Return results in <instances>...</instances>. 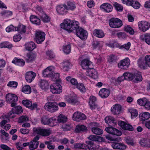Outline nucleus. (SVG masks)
Instances as JSON below:
<instances>
[{
	"label": "nucleus",
	"instance_id": "obj_1",
	"mask_svg": "<svg viewBox=\"0 0 150 150\" xmlns=\"http://www.w3.org/2000/svg\"><path fill=\"white\" fill-rule=\"evenodd\" d=\"M79 25V23L76 21L66 19L61 24L60 26L61 28L67 30L69 33H70L78 28Z\"/></svg>",
	"mask_w": 150,
	"mask_h": 150
},
{
	"label": "nucleus",
	"instance_id": "obj_2",
	"mask_svg": "<svg viewBox=\"0 0 150 150\" xmlns=\"http://www.w3.org/2000/svg\"><path fill=\"white\" fill-rule=\"evenodd\" d=\"M138 63L140 67L143 69H146L148 67H150V55H146L143 60L141 58L139 59Z\"/></svg>",
	"mask_w": 150,
	"mask_h": 150
},
{
	"label": "nucleus",
	"instance_id": "obj_3",
	"mask_svg": "<svg viewBox=\"0 0 150 150\" xmlns=\"http://www.w3.org/2000/svg\"><path fill=\"white\" fill-rule=\"evenodd\" d=\"M44 108L46 110L51 112H54L58 111L59 107L56 102H50L46 103Z\"/></svg>",
	"mask_w": 150,
	"mask_h": 150
},
{
	"label": "nucleus",
	"instance_id": "obj_4",
	"mask_svg": "<svg viewBox=\"0 0 150 150\" xmlns=\"http://www.w3.org/2000/svg\"><path fill=\"white\" fill-rule=\"evenodd\" d=\"M18 99V97L14 94L8 93L6 96V101L8 103L11 104V106L13 107L16 105V102Z\"/></svg>",
	"mask_w": 150,
	"mask_h": 150
},
{
	"label": "nucleus",
	"instance_id": "obj_5",
	"mask_svg": "<svg viewBox=\"0 0 150 150\" xmlns=\"http://www.w3.org/2000/svg\"><path fill=\"white\" fill-rule=\"evenodd\" d=\"M50 90L52 93L58 94L62 92V88L59 83H55L51 85Z\"/></svg>",
	"mask_w": 150,
	"mask_h": 150
},
{
	"label": "nucleus",
	"instance_id": "obj_6",
	"mask_svg": "<svg viewBox=\"0 0 150 150\" xmlns=\"http://www.w3.org/2000/svg\"><path fill=\"white\" fill-rule=\"evenodd\" d=\"M109 24L111 27L114 28H118L122 25V21L116 18H112L110 19Z\"/></svg>",
	"mask_w": 150,
	"mask_h": 150
},
{
	"label": "nucleus",
	"instance_id": "obj_7",
	"mask_svg": "<svg viewBox=\"0 0 150 150\" xmlns=\"http://www.w3.org/2000/svg\"><path fill=\"white\" fill-rule=\"evenodd\" d=\"M76 35L82 39H85L87 38L88 33L86 30L80 27L79 25L78 28L75 29Z\"/></svg>",
	"mask_w": 150,
	"mask_h": 150
},
{
	"label": "nucleus",
	"instance_id": "obj_8",
	"mask_svg": "<svg viewBox=\"0 0 150 150\" xmlns=\"http://www.w3.org/2000/svg\"><path fill=\"white\" fill-rule=\"evenodd\" d=\"M33 131L37 133L42 136H48L51 133V130L49 129H43L40 128H34Z\"/></svg>",
	"mask_w": 150,
	"mask_h": 150
},
{
	"label": "nucleus",
	"instance_id": "obj_9",
	"mask_svg": "<svg viewBox=\"0 0 150 150\" xmlns=\"http://www.w3.org/2000/svg\"><path fill=\"white\" fill-rule=\"evenodd\" d=\"M139 29L144 32L148 30L150 27V24L148 22L141 21L138 23Z\"/></svg>",
	"mask_w": 150,
	"mask_h": 150
},
{
	"label": "nucleus",
	"instance_id": "obj_10",
	"mask_svg": "<svg viewBox=\"0 0 150 150\" xmlns=\"http://www.w3.org/2000/svg\"><path fill=\"white\" fill-rule=\"evenodd\" d=\"M45 34L44 32L41 31H38L35 33V39L38 44L41 43L45 38Z\"/></svg>",
	"mask_w": 150,
	"mask_h": 150
},
{
	"label": "nucleus",
	"instance_id": "obj_11",
	"mask_svg": "<svg viewBox=\"0 0 150 150\" xmlns=\"http://www.w3.org/2000/svg\"><path fill=\"white\" fill-rule=\"evenodd\" d=\"M130 64V61L128 58L121 60L118 64V66L119 68L123 69H127Z\"/></svg>",
	"mask_w": 150,
	"mask_h": 150
},
{
	"label": "nucleus",
	"instance_id": "obj_12",
	"mask_svg": "<svg viewBox=\"0 0 150 150\" xmlns=\"http://www.w3.org/2000/svg\"><path fill=\"white\" fill-rule=\"evenodd\" d=\"M100 8L103 11L108 13L112 11L113 7L109 3H106L102 4L100 6Z\"/></svg>",
	"mask_w": 150,
	"mask_h": 150
},
{
	"label": "nucleus",
	"instance_id": "obj_13",
	"mask_svg": "<svg viewBox=\"0 0 150 150\" xmlns=\"http://www.w3.org/2000/svg\"><path fill=\"white\" fill-rule=\"evenodd\" d=\"M72 117L74 120L79 122L85 119L86 117L84 114L79 112H77L73 114Z\"/></svg>",
	"mask_w": 150,
	"mask_h": 150
},
{
	"label": "nucleus",
	"instance_id": "obj_14",
	"mask_svg": "<svg viewBox=\"0 0 150 150\" xmlns=\"http://www.w3.org/2000/svg\"><path fill=\"white\" fill-rule=\"evenodd\" d=\"M38 9L40 10V13L39 14L42 21L44 23H48L50 22V17L43 11L42 9L41 8L38 7Z\"/></svg>",
	"mask_w": 150,
	"mask_h": 150
},
{
	"label": "nucleus",
	"instance_id": "obj_15",
	"mask_svg": "<svg viewBox=\"0 0 150 150\" xmlns=\"http://www.w3.org/2000/svg\"><path fill=\"white\" fill-rule=\"evenodd\" d=\"M56 120L53 117L49 118L46 116H44L41 119V123L44 125H51V124Z\"/></svg>",
	"mask_w": 150,
	"mask_h": 150
},
{
	"label": "nucleus",
	"instance_id": "obj_16",
	"mask_svg": "<svg viewBox=\"0 0 150 150\" xmlns=\"http://www.w3.org/2000/svg\"><path fill=\"white\" fill-rule=\"evenodd\" d=\"M36 76V74L34 72L29 71L25 73V78L27 82L30 83L34 79Z\"/></svg>",
	"mask_w": 150,
	"mask_h": 150
},
{
	"label": "nucleus",
	"instance_id": "obj_17",
	"mask_svg": "<svg viewBox=\"0 0 150 150\" xmlns=\"http://www.w3.org/2000/svg\"><path fill=\"white\" fill-rule=\"evenodd\" d=\"M105 130L109 133L117 136H119L122 134V133L120 131L116 128L111 127H106Z\"/></svg>",
	"mask_w": 150,
	"mask_h": 150
},
{
	"label": "nucleus",
	"instance_id": "obj_18",
	"mask_svg": "<svg viewBox=\"0 0 150 150\" xmlns=\"http://www.w3.org/2000/svg\"><path fill=\"white\" fill-rule=\"evenodd\" d=\"M118 124L121 128L124 130L131 131H132L133 130V128L131 125L127 124L123 121H119L118 122Z\"/></svg>",
	"mask_w": 150,
	"mask_h": 150
},
{
	"label": "nucleus",
	"instance_id": "obj_19",
	"mask_svg": "<svg viewBox=\"0 0 150 150\" xmlns=\"http://www.w3.org/2000/svg\"><path fill=\"white\" fill-rule=\"evenodd\" d=\"M54 68L52 66L49 67L45 69L42 72L43 76L44 77H51L53 74Z\"/></svg>",
	"mask_w": 150,
	"mask_h": 150
},
{
	"label": "nucleus",
	"instance_id": "obj_20",
	"mask_svg": "<svg viewBox=\"0 0 150 150\" xmlns=\"http://www.w3.org/2000/svg\"><path fill=\"white\" fill-rule=\"evenodd\" d=\"M111 145L114 149L123 150L126 149V146L122 143H119L116 141L111 143Z\"/></svg>",
	"mask_w": 150,
	"mask_h": 150
},
{
	"label": "nucleus",
	"instance_id": "obj_21",
	"mask_svg": "<svg viewBox=\"0 0 150 150\" xmlns=\"http://www.w3.org/2000/svg\"><path fill=\"white\" fill-rule=\"evenodd\" d=\"M91 62L89 60L84 59L81 62V65L82 68L84 69H91Z\"/></svg>",
	"mask_w": 150,
	"mask_h": 150
},
{
	"label": "nucleus",
	"instance_id": "obj_22",
	"mask_svg": "<svg viewBox=\"0 0 150 150\" xmlns=\"http://www.w3.org/2000/svg\"><path fill=\"white\" fill-rule=\"evenodd\" d=\"M22 104L25 106L32 110L36 108L37 107V104L36 103L32 104L31 101L28 100H23L22 101Z\"/></svg>",
	"mask_w": 150,
	"mask_h": 150
},
{
	"label": "nucleus",
	"instance_id": "obj_23",
	"mask_svg": "<svg viewBox=\"0 0 150 150\" xmlns=\"http://www.w3.org/2000/svg\"><path fill=\"white\" fill-rule=\"evenodd\" d=\"M121 109V105L118 104H116L111 107V111L113 114L118 115L120 113Z\"/></svg>",
	"mask_w": 150,
	"mask_h": 150
},
{
	"label": "nucleus",
	"instance_id": "obj_24",
	"mask_svg": "<svg viewBox=\"0 0 150 150\" xmlns=\"http://www.w3.org/2000/svg\"><path fill=\"white\" fill-rule=\"evenodd\" d=\"M65 6L66 9L68 11H74L76 8V4L74 1H68Z\"/></svg>",
	"mask_w": 150,
	"mask_h": 150
},
{
	"label": "nucleus",
	"instance_id": "obj_25",
	"mask_svg": "<svg viewBox=\"0 0 150 150\" xmlns=\"http://www.w3.org/2000/svg\"><path fill=\"white\" fill-rule=\"evenodd\" d=\"M90 69L86 72V75L94 79H96L97 78V72L95 69L91 68Z\"/></svg>",
	"mask_w": 150,
	"mask_h": 150
},
{
	"label": "nucleus",
	"instance_id": "obj_26",
	"mask_svg": "<svg viewBox=\"0 0 150 150\" xmlns=\"http://www.w3.org/2000/svg\"><path fill=\"white\" fill-rule=\"evenodd\" d=\"M105 121L106 123L108 124L109 126L115 125L117 123L116 121L112 117L107 116L105 118Z\"/></svg>",
	"mask_w": 150,
	"mask_h": 150
},
{
	"label": "nucleus",
	"instance_id": "obj_27",
	"mask_svg": "<svg viewBox=\"0 0 150 150\" xmlns=\"http://www.w3.org/2000/svg\"><path fill=\"white\" fill-rule=\"evenodd\" d=\"M36 55L32 52H30L27 54L25 61L28 63L31 62L33 61L36 58Z\"/></svg>",
	"mask_w": 150,
	"mask_h": 150
},
{
	"label": "nucleus",
	"instance_id": "obj_28",
	"mask_svg": "<svg viewBox=\"0 0 150 150\" xmlns=\"http://www.w3.org/2000/svg\"><path fill=\"white\" fill-rule=\"evenodd\" d=\"M66 10L65 4L58 6L57 7V11L60 14L64 15L66 14L67 13Z\"/></svg>",
	"mask_w": 150,
	"mask_h": 150
},
{
	"label": "nucleus",
	"instance_id": "obj_29",
	"mask_svg": "<svg viewBox=\"0 0 150 150\" xmlns=\"http://www.w3.org/2000/svg\"><path fill=\"white\" fill-rule=\"evenodd\" d=\"M110 92L107 89L103 88L101 89L99 92V95L102 98L107 97L109 95Z\"/></svg>",
	"mask_w": 150,
	"mask_h": 150
},
{
	"label": "nucleus",
	"instance_id": "obj_30",
	"mask_svg": "<svg viewBox=\"0 0 150 150\" xmlns=\"http://www.w3.org/2000/svg\"><path fill=\"white\" fill-rule=\"evenodd\" d=\"M87 130V128L86 126L83 125H79L76 126L75 131L76 132L78 133L86 131Z\"/></svg>",
	"mask_w": 150,
	"mask_h": 150
},
{
	"label": "nucleus",
	"instance_id": "obj_31",
	"mask_svg": "<svg viewBox=\"0 0 150 150\" xmlns=\"http://www.w3.org/2000/svg\"><path fill=\"white\" fill-rule=\"evenodd\" d=\"M25 46L26 49L29 51H32L36 47L35 44L32 41L26 43Z\"/></svg>",
	"mask_w": 150,
	"mask_h": 150
},
{
	"label": "nucleus",
	"instance_id": "obj_32",
	"mask_svg": "<svg viewBox=\"0 0 150 150\" xmlns=\"http://www.w3.org/2000/svg\"><path fill=\"white\" fill-rule=\"evenodd\" d=\"M141 39L144 41L148 45H150V33H147L141 36Z\"/></svg>",
	"mask_w": 150,
	"mask_h": 150
},
{
	"label": "nucleus",
	"instance_id": "obj_33",
	"mask_svg": "<svg viewBox=\"0 0 150 150\" xmlns=\"http://www.w3.org/2000/svg\"><path fill=\"white\" fill-rule=\"evenodd\" d=\"M12 62L17 65L21 66H23L25 64V62L23 59H18L16 57L14 58Z\"/></svg>",
	"mask_w": 150,
	"mask_h": 150
},
{
	"label": "nucleus",
	"instance_id": "obj_34",
	"mask_svg": "<svg viewBox=\"0 0 150 150\" xmlns=\"http://www.w3.org/2000/svg\"><path fill=\"white\" fill-rule=\"evenodd\" d=\"M94 35L98 38H102L105 36L104 33L100 30L95 29L93 32Z\"/></svg>",
	"mask_w": 150,
	"mask_h": 150
},
{
	"label": "nucleus",
	"instance_id": "obj_35",
	"mask_svg": "<svg viewBox=\"0 0 150 150\" xmlns=\"http://www.w3.org/2000/svg\"><path fill=\"white\" fill-rule=\"evenodd\" d=\"M49 86L48 82L46 80H41L39 82V86L43 90L47 88Z\"/></svg>",
	"mask_w": 150,
	"mask_h": 150
},
{
	"label": "nucleus",
	"instance_id": "obj_36",
	"mask_svg": "<svg viewBox=\"0 0 150 150\" xmlns=\"http://www.w3.org/2000/svg\"><path fill=\"white\" fill-rule=\"evenodd\" d=\"M30 21L33 23L39 25L40 24V20L36 16L32 15L30 16Z\"/></svg>",
	"mask_w": 150,
	"mask_h": 150
},
{
	"label": "nucleus",
	"instance_id": "obj_37",
	"mask_svg": "<svg viewBox=\"0 0 150 150\" xmlns=\"http://www.w3.org/2000/svg\"><path fill=\"white\" fill-rule=\"evenodd\" d=\"M150 117V114L148 112H145L141 113L139 115V118L143 121L149 119Z\"/></svg>",
	"mask_w": 150,
	"mask_h": 150
},
{
	"label": "nucleus",
	"instance_id": "obj_38",
	"mask_svg": "<svg viewBox=\"0 0 150 150\" xmlns=\"http://www.w3.org/2000/svg\"><path fill=\"white\" fill-rule=\"evenodd\" d=\"M68 120V118L65 115L60 114L57 117V120L59 122L64 123L66 122Z\"/></svg>",
	"mask_w": 150,
	"mask_h": 150
},
{
	"label": "nucleus",
	"instance_id": "obj_39",
	"mask_svg": "<svg viewBox=\"0 0 150 150\" xmlns=\"http://www.w3.org/2000/svg\"><path fill=\"white\" fill-rule=\"evenodd\" d=\"M128 111L130 113L132 118H134L138 116V113L136 109L130 108L128 109Z\"/></svg>",
	"mask_w": 150,
	"mask_h": 150
},
{
	"label": "nucleus",
	"instance_id": "obj_40",
	"mask_svg": "<svg viewBox=\"0 0 150 150\" xmlns=\"http://www.w3.org/2000/svg\"><path fill=\"white\" fill-rule=\"evenodd\" d=\"M17 29L16 30V31H18V32L21 34L25 33L26 32L25 27L23 25H20L16 27Z\"/></svg>",
	"mask_w": 150,
	"mask_h": 150
},
{
	"label": "nucleus",
	"instance_id": "obj_41",
	"mask_svg": "<svg viewBox=\"0 0 150 150\" xmlns=\"http://www.w3.org/2000/svg\"><path fill=\"white\" fill-rule=\"evenodd\" d=\"M22 91L25 93L29 94L31 92V88L29 85H25L22 88Z\"/></svg>",
	"mask_w": 150,
	"mask_h": 150
},
{
	"label": "nucleus",
	"instance_id": "obj_42",
	"mask_svg": "<svg viewBox=\"0 0 150 150\" xmlns=\"http://www.w3.org/2000/svg\"><path fill=\"white\" fill-rule=\"evenodd\" d=\"M92 131L94 134L97 135H100L103 133V131L101 129L97 127H92Z\"/></svg>",
	"mask_w": 150,
	"mask_h": 150
},
{
	"label": "nucleus",
	"instance_id": "obj_43",
	"mask_svg": "<svg viewBox=\"0 0 150 150\" xmlns=\"http://www.w3.org/2000/svg\"><path fill=\"white\" fill-rule=\"evenodd\" d=\"M62 64L64 70L66 71H68L71 66V63L68 61L64 62Z\"/></svg>",
	"mask_w": 150,
	"mask_h": 150
},
{
	"label": "nucleus",
	"instance_id": "obj_44",
	"mask_svg": "<svg viewBox=\"0 0 150 150\" xmlns=\"http://www.w3.org/2000/svg\"><path fill=\"white\" fill-rule=\"evenodd\" d=\"M63 50L64 52L66 54H69L71 51V47L69 44L64 46L63 47Z\"/></svg>",
	"mask_w": 150,
	"mask_h": 150
},
{
	"label": "nucleus",
	"instance_id": "obj_45",
	"mask_svg": "<svg viewBox=\"0 0 150 150\" xmlns=\"http://www.w3.org/2000/svg\"><path fill=\"white\" fill-rule=\"evenodd\" d=\"M39 144L38 141H31L29 148L31 150H33L36 149Z\"/></svg>",
	"mask_w": 150,
	"mask_h": 150
},
{
	"label": "nucleus",
	"instance_id": "obj_46",
	"mask_svg": "<svg viewBox=\"0 0 150 150\" xmlns=\"http://www.w3.org/2000/svg\"><path fill=\"white\" fill-rule=\"evenodd\" d=\"M113 5L116 10L119 11H122L123 10V7L121 4L116 2H115L113 4Z\"/></svg>",
	"mask_w": 150,
	"mask_h": 150
},
{
	"label": "nucleus",
	"instance_id": "obj_47",
	"mask_svg": "<svg viewBox=\"0 0 150 150\" xmlns=\"http://www.w3.org/2000/svg\"><path fill=\"white\" fill-rule=\"evenodd\" d=\"M134 79L136 81H141L142 80V77L140 72H137L134 74Z\"/></svg>",
	"mask_w": 150,
	"mask_h": 150
},
{
	"label": "nucleus",
	"instance_id": "obj_48",
	"mask_svg": "<svg viewBox=\"0 0 150 150\" xmlns=\"http://www.w3.org/2000/svg\"><path fill=\"white\" fill-rule=\"evenodd\" d=\"M12 47V45L7 42L2 43L0 44V47L1 48L4 47L10 48Z\"/></svg>",
	"mask_w": 150,
	"mask_h": 150
},
{
	"label": "nucleus",
	"instance_id": "obj_49",
	"mask_svg": "<svg viewBox=\"0 0 150 150\" xmlns=\"http://www.w3.org/2000/svg\"><path fill=\"white\" fill-rule=\"evenodd\" d=\"M16 27L12 25H11L7 27L6 29V31L7 32H10L12 31H16Z\"/></svg>",
	"mask_w": 150,
	"mask_h": 150
},
{
	"label": "nucleus",
	"instance_id": "obj_50",
	"mask_svg": "<svg viewBox=\"0 0 150 150\" xmlns=\"http://www.w3.org/2000/svg\"><path fill=\"white\" fill-rule=\"evenodd\" d=\"M147 101L146 99L145 98L139 99L137 100L138 104L140 105L144 106L145 108Z\"/></svg>",
	"mask_w": 150,
	"mask_h": 150
},
{
	"label": "nucleus",
	"instance_id": "obj_51",
	"mask_svg": "<svg viewBox=\"0 0 150 150\" xmlns=\"http://www.w3.org/2000/svg\"><path fill=\"white\" fill-rule=\"evenodd\" d=\"M117 56L114 54H112L109 56L108 61L110 63H112L115 61L117 59Z\"/></svg>",
	"mask_w": 150,
	"mask_h": 150
},
{
	"label": "nucleus",
	"instance_id": "obj_52",
	"mask_svg": "<svg viewBox=\"0 0 150 150\" xmlns=\"http://www.w3.org/2000/svg\"><path fill=\"white\" fill-rule=\"evenodd\" d=\"M28 121V118L26 116H21L18 120L19 123H22Z\"/></svg>",
	"mask_w": 150,
	"mask_h": 150
},
{
	"label": "nucleus",
	"instance_id": "obj_53",
	"mask_svg": "<svg viewBox=\"0 0 150 150\" xmlns=\"http://www.w3.org/2000/svg\"><path fill=\"white\" fill-rule=\"evenodd\" d=\"M77 88L82 92H85L86 91V89L84 85L82 83H79L77 85Z\"/></svg>",
	"mask_w": 150,
	"mask_h": 150
},
{
	"label": "nucleus",
	"instance_id": "obj_54",
	"mask_svg": "<svg viewBox=\"0 0 150 150\" xmlns=\"http://www.w3.org/2000/svg\"><path fill=\"white\" fill-rule=\"evenodd\" d=\"M125 31L127 33H129L131 35H133L134 33L133 29L129 25H127L125 27Z\"/></svg>",
	"mask_w": 150,
	"mask_h": 150
},
{
	"label": "nucleus",
	"instance_id": "obj_55",
	"mask_svg": "<svg viewBox=\"0 0 150 150\" xmlns=\"http://www.w3.org/2000/svg\"><path fill=\"white\" fill-rule=\"evenodd\" d=\"M102 46L100 42L94 41L93 44V47L94 49H99Z\"/></svg>",
	"mask_w": 150,
	"mask_h": 150
},
{
	"label": "nucleus",
	"instance_id": "obj_56",
	"mask_svg": "<svg viewBox=\"0 0 150 150\" xmlns=\"http://www.w3.org/2000/svg\"><path fill=\"white\" fill-rule=\"evenodd\" d=\"M18 85V83L15 81H10L8 82L7 86L9 87L16 88Z\"/></svg>",
	"mask_w": 150,
	"mask_h": 150
},
{
	"label": "nucleus",
	"instance_id": "obj_57",
	"mask_svg": "<svg viewBox=\"0 0 150 150\" xmlns=\"http://www.w3.org/2000/svg\"><path fill=\"white\" fill-rule=\"evenodd\" d=\"M62 128L64 131L70 130L72 127L71 124H65L62 125Z\"/></svg>",
	"mask_w": 150,
	"mask_h": 150
},
{
	"label": "nucleus",
	"instance_id": "obj_58",
	"mask_svg": "<svg viewBox=\"0 0 150 150\" xmlns=\"http://www.w3.org/2000/svg\"><path fill=\"white\" fill-rule=\"evenodd\" d=\"M50 77L52 78V80L53 81H57L59 79V73H54V72H53V74H52V76Z\"/></svg>",
	"mask_w": 150,
	"mask_h": 150
},
{
	"label": "nucleus",
	"instance_id": "obj_59",
	"mask_svg": "<svg viewBox=\"0 0 150 150\" xmlns=\"http://www.w3.org/2000/svg\"><path fill=\"white\" fill-rule=\"evenodd\" d=\"M67 102L70 103L74 104L77 102L76 100L74 98L71 97L67 100Z\"/></svg>",
	"mask_w": 150,
	"mask_h": 150
},
{
	"label": "nucleus",
	"instance_id": "obj_60",
	"mask_svg": "<svg viewBox=\"0 0 150 150\" xmlns=\"http://www.w3.org/2000/svg\"><path fill=\"white\" fill-rule=\"evenodd\" d=\"M88 140L91 141H98V137L96 135H91L87 137Z\"/></svg>",
	"mask_w": 150,
	"mask_h": 150
},
{
	"label": "nucleus",
	"instance_id": "obj_61",
	"mask_svg": "<svg viewBox=\"0 0 150 150\" xmlns=\"http://www.w3.org/2000/svg\"><path fill=\"white\" fill-rule=\"evenodd\" d=\"M135 9H138L140 7V5L139 3L137 1L132 2L131 5Z\"/></svg>",
	"mask_w": 150,
	"mask_h": 150
},
{
	"label": "nucleus",
	"instance_id": "obj_62",
	"mask_svg": "<svg viewBox=\"0 0 150 150\" xmlns=\"http://www.w3.org/2000/svg\"><path fill=\"white\" fill-rule=\"evenodd\" d=\"M131 43L130 42H128L127 44L124 45L120 47V49L125 48L127 50H128L130 47Z\"/></svg>",
	"mask_w": 150,
	"mask_h": 150
},
{
	"label": "nucleus",
	"instance_id": "obj_63",
	"mask_svg": "<svg viewBox=\"0 0 150 150\" xmlns=\"http://www.w3.org/2000/svg\"><path fill=\"white\" fill-rule=\"evenodd\" d=\"M89 105L91 110H93L95 109H100V107L96 104V103H92V104H89Z\"/></svg>",
	"mask_w": 150,
	"mask_h": 150
},
{
	"label": "nucleus",
	"instance_id": "obj_64",
	"mask_svg": "<svg viewBox=\"0 0 150 150\" xmlns=\"http://www.w3.org/2000/svg\"><path fill=\"white\" fill-rule=\"evenodd\" d=\"M116 35L119 38H125L126 37L125 34L124 32H120L116 34Z\"/></svg>",
	"mask_w": 150,
	"mask_h": 150
}]
</instances>
